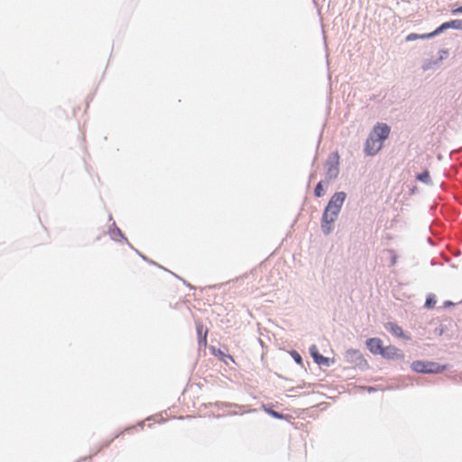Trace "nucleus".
I'll list each match as a JSON object with an SVG mask.
<instances>
[{"label":"nucleus","mask_w":462,"mask_h":462,"mask_svg":"<svg viewBox=\"0 0 462 462\" xmlns=\"http://www.w3.org/2000/svg\"><path fill=\"white\" fill-rule=\"evenodd\" d=\"M315 196L320 198L324 195L323 183L319 181L314 190Z\"/></svg>","instance_id":"10"},{"label":"nucleus","mask_w":462,"mask_h":462,"mask_svg":"<svg viewBox=\"0 0 462 462\" xmlns=\"http://www.w3.org/2000/svg\"><path fill=\"white\" fill-rule=\"evenodd\" d=\"M380 355L389 358L393 357L396 355V349L393 346L383 347Z\"/></svg>","instance_id":"9"},{"label":"nucleus","mask_w":462,"mask_h":462,"mask_svg":"<svg viewBox=\"0 0 462 462\" xmlns=\"http://www.w3.org/2000/svg\"><path fill=\"white\" fill-rule=\"evenodd\" d=\"M335 157H336V160H337L336 166H331L328 170V175L329 176L330 179L336 178L337 176V173H338L337 164H338L339 155H338L337 152L335 153Z\"/></svg>","instance_id":"8"},{"label":"nucleus","mask_w":462,"mask_h":462,"mask_svg":"<svg viewBox=\"0 0 462 462\" xmlns=\"http://www.w3.org/2000/svg\"><path fill=\"white\" fill-rule=\"evenodd\" d=\"M411 368L418 373L438 374L444 371L446 366L430 361H415L411 364Z\"/></svg>","instance_id":"4"},{"label":"nucleus","mask_w":462,"mask_h":462,"mask_svg":"<svg viewBox=\"0 0 462 462\" xmlns=\"http://www.w3.org/2000/svg\"><path fill=\"white\" fill-rule=\"evenodd\" d=\"M451 14H462V5H461V6H459V7H457V8H456V9H453V10L451 11Z\"/></svg>","instance_id":"15"},{"label":"nucleus","mask_w":462,"mask_h":462,"mask_svg":"<svg viewBox=\"0 0 462 462\" xmlns=\"http://www.w3.org/2000/svg\"><path fill=\"white\" fill-rule=\"evenodd\" d=\"M390 128L385 124L375 125L366 140L365 152L367 155L376 154L383 146V143L388 138Z\"/></svg>","instance_id":"2"},{"label":"nucleus","mask_w":462,"mask_h":462,"mask_svg":"<svg viewBox=\"0 0 462 462\" xmlns=\"http://www.w3.org/2000/svg\"><path fill=\"white\" fill-rule=\"evenodd\" d=\"M417 165H418V171H420V164H417Z\"/></svg>","instance_id":"17"},{"label":"nucleus","mask_w":462,"mask_h":462,"mask_svg":"<svg viewBox=\"0 0 462 462\" xmlns=\"http://www.w3.org/2000/svg\"><path fill=\"white\" fill-rule=\"evenodd\" d=\"M346 197V195L343 191L337 192L331 197L322 215L321 228L324 234L328 235L332 231L333 223L341 209Z\"/></svg>","instance_id":"1"},{"label":"nucleus","mask_w":462,"mask_h":462,"mask_svg":"<svg viewBox=\"0 0 462 462\" xmlns=\"http://www.w3.org/2000/svg\"><path fill=\"white\" fill-rule=\"evenodd\" d=\"M268 413L271 414L273 417L274 418H278V419H282L283 416L280 413H278L277 411H268Z\"/></svg>","instance_id":"14"},{"label":"nucleus","mask_w":462,"mask_h":462,"mask_svg":"<svg viewBox=\"0 0 462 462\" xmlns=\"http://www.w3.org/2000/svg\"><path fill=\"white\" fill-rule=\"evenodd\" d=\"M417 37H418V36H417L416 34H410V35H408V36L406 37V40H407V41H411V40H415V39H417Z\"/></svg>","instance_id":"16"},{"label":"nucleus","mask_w":462,"mask_h":462,"mask_svg":"<svg viewBox=\"0 0 462 462\" xmlns=\"http://www.w3.org/2000/svg\"><path fill=\"white\" fill-rule=\"evenodd\" d=\"M449 28L456 29V30H462V20H452L449 22L443 23L434 32L428 33V34L421 35L420 38H430V37L435 36V35L440 33L441 32H443L444 30H447Z\"/></svg>","instance_id":"5"},{"label":"nucleus","mask_w":462,"mask_h":462,"mask_svg":"<svg viewBox=\"0 0 462 462\" xmlns=\"http://www.w3.org/2000/svg\"><path fill=\"white\" fill-rule=\"evenodd\" d=\"M388 328H389V330H390L393 334H394V335H396V336H402V328H400V327H398V326H396V325H393V324H389V327H388Z\"/></svg>","instance_id":"11"},{"label":"nucleus","mask_w":462,"mask_h":462,"mask_svg":"<svg viewBox=\"0 0 462 462\" xmlns=\"http://www.w3.org/2000/svg\"><path fill=\"white\" fill-rule=\"evenodd\" d=\"M429 168V156L420 155L417 157V159L411 161L410 171L411 174H413L416 180L422 182L426 185H430L432 183V180Z\"/></svg>","instance_id":"3"},{"label":"nucleus","mask_w":462,"mask_h":462,"mask_svg":"<svg viewBox=\"0 0 462 462\" xmlns=\"http://www.w3.org/2000/svg\"><path fill=\"white\" fill-rule=\"evenodd\" d=\"M310 354L313 356L315 362L319 365H328V359L319 355L316 346H311L310 348Z\"/></svg>","instance_id":"7"},{"label":"nucleus","mask_w":462,"mask_h":462,"mask_svg":"<svg viewBox=\"0 0 462 462\" xmlns=\"http://www.w3.org/2000/svg\"><path fill=\"white\" fill-rule=\"evenodd\" d=\"M436 303V300L434 298L429 297L426 300V306L428 308H432Z\"/></svg>","instance_id":"13"},{"label":"nucleus","mask_w":462,"mask_h":462,"mask_svg":"<svg viewBox=\"0 0 462 462\" xmlns=\"http://www.w3.org/2000/svg\"><path fill=\"white\" fill-rule=\"evenodd\" d=\"M291 356L293 357V359H294L298 364H300V365H301V364H302V358H301L300 355L298 352H296V351H292V352L291 353Z\"/></svg>","instance_id":"12"},{"label":"nucleus","mask_w":462,"mask_h":462,"mask_svg":"<svg viewBox=\"0 0 462 462\" xmlns=\"http://www.w3.org/2000/svg\"><path fill=\"white\" fill-rule=\"evenodd\" d=\"M366 346L373 354H380L383 347L382 340L376 337L368 339L366 341Z\"/></svg>","instance_id":"6"}]
</instances>
